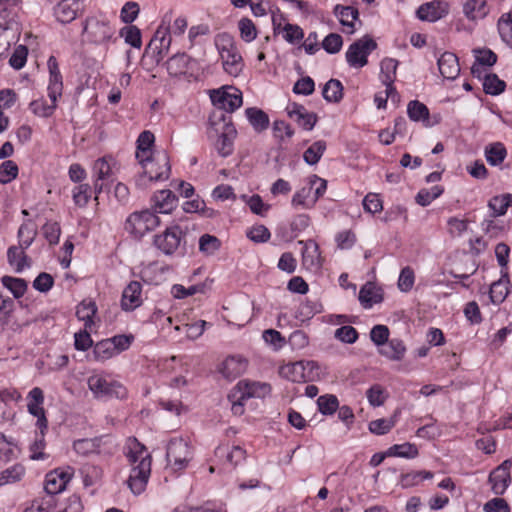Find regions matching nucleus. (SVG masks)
Segmentation results:
<instances>
[{
	"label": "nucleus",
	"instance_id": "obj_1",
	"mask_svg": "<svg viewBox=\"0 0 512 512\" xmlns=\"http://www.w3.org/2000/svg\"><path fill=\"white\" fill-rule=\"evenodd\" d=\"M131 470L127 479V485L134 495H140L146 489L151 474V455L146 447L136 438H128L125 445Z\"/></svg>",
	"mask_w": 512,
	"mask_h": 512
},
{
	"label": "nucleus",
	"instance_id": "obj_2",
	"mask_svg": "<svg viewBox=\"0 0 512 512\" xmlns=\"http://www.w3.org/2000/svg\"><path fill=\"white\" fill-rule=\"evenodd\" d=\"M210 100L214 106L208 120L211 128L222 124L220 128H233L232 113L242 103V92L234 86H222L209 91Z\"/></svg>",
	"mask_w": 512,
	"mask_h": 512
},
{
	"label": "nucleus",
	"instance_id": "obj_3",
	"mask_svg": "<svg viewBox=\"0 0 512 512\" xmlns=\"http://www.w3.org/2000/svg\"><path fill=\"white\" fill-rule=\"evenodd\" d=\"M87 384L93 396L99 400L113 398L122 400L128 395L124 385L101 374L91 375L87 380Z\"/></svg>",
	"mask_w": 512,
	"mask_h": 512
},
{
	"label": "nucleus",
	"instance_id": "obj_4",
	"mask_svg": "<svg viewBox=\"0 0 512 512\" xmlns=\"http://www.w3.org/2000/svg\"><path fill=\"white\" fill-rule=\"evenodd\" d=\"M161 223L160 218L149 209L131 213L125 223V231L135 239H141L156 229Z\"/></svg>",
	"mask_w": 512,
	"mask_h": 512
},
{
	"label": "nucleus",
	"instance_id": "obj_5",
	"mask_svg": "<svg viewBox=\"0 0 512 512\" xmlns=\"http://www.w3.org/2000/svg\"><path fill=\"white\" fill-rule=\"evenodd\" d=\"M216 46L225 72L231 76L237 77L242 72L244 63L232 38L228 34L219 35L216 40Z\"/></svg>",
	"mask_w": 512,
	"mask_h": 512
},
{
	"label": "nucleus",
	"instance_id": "obj_6",
	"mask_svg": "<svg viewBox=\"0 0 512 512\" xmlns=\"http://www.w3.org/2000/svg\"><path fill=\"white\" fill-rule=\"evenodd\" d=\"M271 386L261 382L240 381L229 396L234 414H242L244 402L250 398H263L270 394Z\"/></svg>",
	"mask_w": 512,
	"mask_h": 512
},
{
	"label": "nucleus",
	"instance_id": "obj_7",
	"mask_svg": "<svg viewBox=\"0 0 512 512\" xmlns=\"http://www.w3.org/2000/svg\"><path fill=\"white\" fill-rule=\"evenodd\" d=\"M154 246L167 256L185 251V233L179 225L167 227L162 233L153 238Z\"/></svg>",
	"mask_w": 512,
	"mask_h": 512
},
{
	"label": "nucleus",
	"instance_id": "obj_8",
	"mask_svg": "<svg viewBox=\"0 0 512 512\" xmlns=\"http://www.w3.org/2000/svg\"><path fill=\"white\" fill-rule=\"evenodd\" d=\"M166 459L172 470H185L193 459V449L189 441L182 437L172 438L167 444Z\"/></svg>",
	"mask_w": 512,
	"mask_h": 512
},
{
	"label": "nucleus",
	"instance_id": "obj_9",
	"mask_svg": "<svg viewBox=\"0 0 512 512\" xmlns=\"http://www.w3.org/2000/svg\"><path fill=\"white\" fill-rule=\"evenodd\" d=\"M165 16L162 20V24L155 31L150 42L144 50V58L150 59L154 65H159L165 56L168 54L171 46V35L169 27H164L163 24L166 22Z\"/></svg>",
	"mask_w": 512,
	"mask_h": 512
},
{
	"label": "nucleus",
	"instance_id": "obj_10",
	"mask_svg": "<svg viewBox=\"0 0 512 512\" xmlns=\"http://www.w3.org/2000/svg\"><path fill=\"white\" fill-rule=\"evenodd\" d=\"M377 48L376 41L369 35L354 41L347 49L345 57L350 67L362 68L368 63V56Z\"/></svg>",
	"mask_w": 512,
	"mask_h": 512
},
{
	"label": "nucleus",
	"instance_id": "obj_11",
	"mask_svg": "<svg viewBox=\"0 0 512 512\" xmlns=\"http://www.w3.org/2000/svg\"><path fill=\"white\" fill-rule=\"evenodd\" d=\"M119 170L118 162L112 155H105L94 161L92 175L95 178L94 192L100 194L105 182H113Z\"/></svg>",
	"mask_w": 512,
	"mask_h": 512
},
{
	"label": "nucleus",
	"instance_id": "obj_12",
	"mask_svg": "<svg viewBox=\"0 0 512 512\" xmlns=\"http://www.w3.org/2000/svg\"><path fill=\"white\" fill-rule=\"evenodd\" d=\"M83 32L91 43L100 45L113 39L115 29L108 21L91 17L85 21Z\"/></svg>",
	"mask_w": 512,
	"mask_h": 512
},
{
	"label": "nucleus",
	"instance_id": "obj_13",
	"mask_svg": "<svg viewBox=\"0 0 512 512\" xmlns=\"http://www.w3.org/2000/svg\"><path fill=\"white\" fill-rule=\"evenodd\" d=\"M154 144L155 136L150 130H143L142 133L138 136L136 159L142 168L146 169V171L149 173L154 172V164L151 163V157L156 154V152H154Z\"/></svg>",
	"mask_w": 512,
	"mask_h": 512
},
{
	"label": "nucleus",
	"instance_id": "obj_14",
	"mask_svg": "<svg viewBox=\"0 0 512 512\" xmlns=\"http://www.w3.org/2000/svg\"><path fill=\"white\" fill-rule=\"evenodd\" d=\"M151 163H153V173H149L146 169H143V174L139 177V182H145V180L152 181H164L167 180L170 176L171 167L169 156L165 151L156 152V154L151 157Z\"/></svg>",
	"mask_w": 512,
	"mask_h": 512
},
{
	"label": "nucleus",
	"instance_id": "obj_15",
	"mask_svg": "<svg viewBox=\"0 0 512 512\" xmlns=\"http://www.w3.org/2000/svg\"><path fill=\"white\" fill-rule=\"evenodd\" d=\"M197 62L193 58H191L185 52L176 53L171 56L166 62V69L168 74L171 77H181V76H192L193 75V66L196 65Z\"/></svg>",
	"mask_w": 512,
	"mask_h": 512
},
{
	"label": "nucleus",
	"instance_id": "obj_16",
	"mask_svg": "<svg viewBox=\"0 0 512 512\" xmlns=\"http://www.w3.org/2000/svg\"><path fill=\"white\" fill-rule=\"evenodd\" d=\"M302 245V265L310 272H318L322 267V257L317 242L313 239L300 240Z\"/></svg>",
	"mask_w": 512,
	"mask_h": 512
},
{
	"label": "nucleus",
	"instance_id": "obj_17",
	"mask_svg": "<svg viewBox=\"0 0 512 512\" xmlns=\"http://www.w3.org/2000/svg\"><path fill=\"white\" fill-rule=\"evenodd\" d=\"M73 477V468L55 469L46 474L44 490L49 495L62 492Z\"/></svg>",
	"mask_w": 512,
	"mask_h": 512
},
{
	"label": "nucleus",
	"instance_id": "obj_18",
	"mask_svg": "<svg viewBox=\"0 0 512 512\" xmlns=\"http://www.w3.org/2000/svg\"><path fill=\"white\" fill-rule=\"evenodd\" d=\"M512 467L511 460H504L489 475V482L492 491L496 495L505 493L511 483L510 469Z\"/></svg>",
	"mask_w": 512,
	"mask_h": 512
},
{
	"label": "nucleus",
	"instance_id": "obj_19",
	"mask_svg": "<svg viewBox=\"0 0 512 512\" xmlns=\"http://www.w3.org/2000/svg\"><path fill=\"white\" fill-rule=\"evenodd\" d=\"M47 66L49 70L48 97L51 102H57L63 91V77L55 56L51 55L48 58Z\"/></svg>",
	"mask_w": 512,
	"mask_h": 512
},
{
	"label": "nucleus",
	"instance_id": "obj_20",
	"mask_svg": "<svg viewBox=\"0 0 512 512\" xmlns=\"http://www.w3.org/2000/svg\"><path fill=\"white\" fill-rule=\"evenodd\" d=\"M142 304V285L138 281H131L123 290L121 308L123 311H134Z\"/></svg>",
	"mask_w": 512,
	"mask_h": 512
},
{
	"label": "nucleus",
	"instance_id": "obj_21",
	"mask_svg": "<svg viewBox=\"0 0 512 512\" xmlns=\"http://www.w3.org/2000/svg\"><path fill=\"white\" fill-rule=\"evenodd\" d=\"M177 196L168 189H163L155 192L151 197V204L154 213L169 214L177 206Z\"/></svg>",
	"mask_w": 512,
	"mask_h": 512
},
{
	"label": "nucleus",
	"instance_id": "obj_22",
	"mask_svg": "<svg viewBox=\"0 0 512 512\" xmlns=\"http://www.w3.org/2000/svg\"><path fill=\"white\" fill-rule=\"evenodd\" d=\"M247 360L240 356H229L220 365L219 372L229 380H234L247 369Z\"/></svg>",
	"mask_w": 512,
	"mask_h": 512
},
{
	"label": "nucleus",
	"instance_id": "obj_23",
	"mask_svg": "<svg viewBox=\"0 0 512 512\" xmlns=\"http://www.w3.org/2000/svg\"><path fill=\"white\" fill-rule=\"evenodd\" d=\"M439 72L444 79L454 80L460 73L458 57L452 52H444L438 59Z\"/></svg>",
	"mask_w": 512,
	"mask_h": 512
},
{
	"label": "nucleus",
	"instance_id": "obj_24",
	"mask_svg": "<svg viewBox=\"0 0 512 512\" xmlns=\"http://www.w3.org/2000/svg\"><path fill=\"white\" fill-rule=\"evenodd\" d=\"M287 114L302 128H314L317 122L315 113L308 112L303 105L297 103H292L287 107Z\"/></svg>",
	"mask_w": 512,
	"mask_h": 512
},
{
	"label": "nucleus",
	"instance_id": "obj_25",
	"mask_svg": "<svg viewBox=\"0 0 512 512\" xmlns=\"http://www.w3.org/2000/svg\"><path fill=\"white\" fill-rule=\"evenodd\" d=\"M447 14L441 1L427 2L420 5L416 11L417 17L422 21L435 22Z\"/></svg>",
	"mask_w": 512,
	"mask_h": 512
},
{
	"label": "nucleus",
	"instance_id": "obj_26",
	"mask_svg": "<svg viewBox=\"0 0 512 512\" xmlns=\"http://www.w3.org/2000/svg\"><path fill=\"white\" fill-rule=\"evenodd\" d=\"M358 298L364 309H370L383 301V293L374 283L367 282L361 287Z\"/></svg>",
	"mask_w": 512,
	"mask_h": 512
},
{
	"label": "nucleus",
	"instance_id": "obj_27",
	"mask_svg": "<svg viewBox=\"0 0 512 512\" xmlns=\"http://www.w3.org/2000/svg\"><path fill=\"white\" fill-rule=\"evenodd\" d=\"M333 13L336 17L339 18V22L341 25L349 27L350 33H354L355 31V23L354 21H358L359 25H362V21L359 20V11L357 8L353 6H344L341 4H337Z\"/></svg>",
	"mask_w": 512,
	"mask_h": 512
},
{
	"label": "nucleus",
	"instance_id": "obj_28",
	"mask_svg": "<svg viewBox=\"0 0 512 512\" xmlns=\"http://www.w3.org/2000/svg\"><path fill=\"white\" fill-rule=\"evenodd\" d=\"M78 3L75 0H61L53 9L57 21L71 23L77 17Z\"/></svg>",
	"mask_w": 512,
	"mask_h": 512
},
{
	"label": "nucleus",
	"instance_id": "obj_29",
	"mask_svg": "<svg viewBox=\"0 0 512 512\" xmlns=\"http://www.w3.org/2000/svg\"><path fill=\"white\" fill-rule=\"evenodd\" d=\"M406 346L399 338L390 339L383 347L378 349L381 356L391 361H401L406 354Z\"/></svg>",
	"mask_w": 512,
	"mask_h": 512
},
{
	"label": "nucleus",
	"instance_id": "obj_30",
	"mask_svg": "<svg viewBox=\"0 0 512 512\" xmlns=\"http://www.w3.org/2000/svg\"><path fill=\"white\" fill-rule=\"evenodd\" d=\"M97 313L96 303L91 299H84L76 308V316L78 320L84 322V327L87 330H92L95 322L94 317Z\"/></svg>",
	"mask_w": 512,
	"mask_h": 512
},
{
	"label": "nucleus",
	"instance_id": "obj_31",
	"mask_svg": "<svg viewBox=\"0 0 512 512\" xmlns=\"http://www.w3.org/2000/svg\"><path fill=\"white\" fill-rule=\"evenodd\" d=\"M509 285V274L507 273L506 277H503V273H501L500 279L490 286L489 296L493 304L499 305L504 302L510 292Z\"/></svg>",
	"mask_w": 512,
	"mask_h": 512
},
{
	"label": "nucleus",
	"instance_id": "obj_32",
	"mask_svg": "<svg viewBox=\"0 0 512 512\" xmlns=\"http://www.w3.org/2000/svg\"><path fill=\"white\" fill-rule=\"evenodd\" d=\"M236 136L237 130H226L217 136L214 147L220 156L228 157L233 153Z\"/></svg>",
	"mask_w": 512,
	"mask_h": 512
},
{
	"label": "nucleus",
	"instance_id": "obj_33",
	"mask_svg": "<svg viewBox=\"0 0 512 512\" xmlns=\"http://www.w3.org/2000/svg\"><path fill=\"white\" fill-rule=\"evenodd\" d=\"M487 206L491 211L490 216L492 218L503 216L507 213L508 208L512 206V194L495 195L488 201Z\"/></svg>",
	"mask_w": 512,
	"mask_h": 512
},
{
	"label": "nucleus",
	"instance_id": "obj_34",
	"mask_svg": "<svg viewBox=\"0 0 512 512\" xmlns=\"http://www.w3.org/2000/svg\"><path fill=\"white\" fill-rule=\"evenodd\" d=\"M279 373L281 377L295 383L307 381L305 375V366L303 362L288 363L280 367Z\"/></svg>",
	"mask_w": 512,
	"mask_h": 512
},
{
	"label": "nucleus",
	"instance_id": "obj_35",
	"mask_svg": "<svg viewBox=\"0 0 512 512\" xmlns=\"http://www.w3.org/2000/svg\"><path fill=\"white\" fill-rule=\"evenodd\" d=\"M463 13L470 20L483 19L489 13L486 0H467L463 5Z\"/></svg>",
	"mask_w": 512,
	"mask_h": 512
},
{
	"label": "nucleus",
	"instance_id": "obj_36",
	"mask_svg": "<svg viewBox=\"0 0 512 512\" xmlns=\"http://www.w3.org/2000/svg\"><path fill=\"white\" fill-rule=\"evenodd\" d=\"M25 250L20 246H11L7 250L8 263L14 267L17 273H21L25 268L29 267L28 256Z\"/></svg>",
	"mask_w": 512,
	"mask_h": 512
},
{
	"label": "nucleus",
	"instance_id": "obj_37",
	"mask_svg": "<svg viewBox=\"0 0 512 512\" xmlns=\"http://www.w3.org/2000/svg\"><path fill=\"white\" fill-rule=\"evenodd\" d=\"M385 455L388 457H399L405 459H414L419 455L418 448L415 444L405 442L402 444L392 445L387 449Z\"/></svg>",
	"mask_w": 512,
	"mask_h": 512
},
{
	"label": "nucleus",
	"instance_id": "obj_38",
	"mask_svg": "<svg viewBox=\"0 0 512 512\" xmlns=\"http://www.w3.org/2000/svg\"><path fill=\"white\" fill-rule=\"evenodd\" d=\"M507 156L505 146L500 142H495L485 147V158L491 166H499Z\"/></svg>",
	"mask_w": 512,
	"mask_h": 512
},
{
	"label": "nucleus",
	"instance_id": "obj_39",
	"mask_svg": "<svg viewBox=\"0 0 512 512\" xmlns=\"http://www.w3.org/2000/svg\"><path fill=\"white\" fill-rule=\"evenodd\" d=\"M245 116L252 128H269V116L262 109L258 107H248L245 109Z\"/></svg>",
	"mask_w": 512,
	"mask_h": 512
},
{
	"label": "nucleus",
	"instance_id": "obj_40",
	"mask_svg": "<svg viewBox=\"0 0 512 512\" xmlns=\"http://www.w3.org/2000/svg\"><path fill=\"white\" fill-rule=\"evenodd\" d=\"M322 96L327 102H340L343 98L342 83L338 79H330L323 87Z\"/></svg>",
	"mask_w": 512,
	"mask_h": 512
},
{
	"label": "nucleus",
	"instance_id": "obj_41",
	"mask_svg": "<svg viewBox=\"0 0 512 512\" xmlns=\"http://www.w3.org/2000/svg\"><path fill=\"white\" fill-rule=\"evenodd\" d=\"M37 236V229L32 222H24L18 229V246L28 249Z\"/></svg>",
	"mask_w": 512,
	"mask_h": 512
},
{
	"label": "nucleus",
	"instance_id": "obj_42",
	"mask_svg": "<svg viewBox=\"0 0 512 512\" xmlns=\"http://www.w3.org/2000/svg\"><path fill=\"white\" fill-rule=\"evenodd\" d=\"M327 144L324 140L312 143L303 153V159L308 165H316L323 156Z\"/></svg>",
	"mask_w": 512,
	"mask_h": 512
},
{
	"label": "nucleus",
	"instance_id": "obj_43",
	"mask_svg": "<svg viewBox=\"0 0 512 512\" xmlns=\"http://www.w3.org/2000/svg\"><path fill=\"white\" fill-rule=\"evenodd\" d=\"M44 393L39 387L32 388L27 394V410L31 415L44 411Z\"/></svg>",
	"mask_w": 512,
	"mask_h": 512
},
{
	"label": "nucleus",
	"instance_id": "obj_44",
	"mask_svg": "<svg viewBox=\"0 0 512 512\" xmlns=\"http://www.w3.org/2000/svg\"><path fill=\"white\" fill-rule=\"evenodd\" d=\"M311 187L307 183L306 186L302 187L300 190L296 191L295 194L292 197L291 204L293 207H302L304 209H310L315 204L316 201L313 198H311Z\"/></svg>",
	"mask_w": 512,
	"mask_h": 512
},
{
	"label": "nucleus",
	"instance_id": "obj_45",
	"mask_svg": "<svg viewBox=\"0 0 512 512\" xmlns=\"http://www.w3.org/2000/svg\"><path fill=\"white\" fill-rule=\"evenodd\" d=\"M25 475V467L16 463L0 472V486L20 481Z\"/></svg>",
	"mask_w": 512,
	"mask_h": 512
},
{
	"label": "nucleus",
	"instance_id": "obj_46",
	"mask_svg": "<svg viewBox=\"0 0 512 512\" xmlns=\"http://www.w3.org/2000/svg\"><path fill=\"white\" fill-rule=\"evenodd\" d=\"M120 37L124 38L126 44L133 48L140 49L142 46L141 30L135 25H126L119 31Z\"/></svg>",
	"mask_w": 512,
	"mask_h": 512
},
{
	"label": "nucleus",
	"instance_id": "obj_47",
	"mask_svg": "<svg viewBox=\"0 0 512 512\" xmlns=\"http://www.w3.org/2000/svg\"><path fill=\"white\" fill-rule=\"evenodd\" d=\"M506 88L505 81L501 80L496 74H486L483 78V90L486 94L496 96L504 92Z\"/></svg>",
	"mask_w": 512,
	"mask_h": 512
},
{
	"label": "nucleus",
	"instance_id": "obj_48",
	"mask_svg": "<svg viewBox=\"0 0 512 512\" xmlns=\"http://www.w3.org/2000/svg\"><path fill=\"white\" fill-rule=\"evenodd\" d=\"M407 115L411 121L424 124L425 120L428 119L429 109L424 103L418 100H411L407 105Z\"/></svg>",
	"mask_w": 512,
	"mask_h": 512
},
{
	"label": "nucleus",
	"instance_id": "obj_49",
	"mask_svg": "<svg viewBox=\"0 0 512 512\" xmlns=\"http://www.w3.org/2000/svg\"><path fill=\"white\" fill-rule=\"evenodd\" d=\"M443 192L444 188L440 185H435L430 189L423 188L416 194L415 201L418 205L426 207L440 197Z\"/></svg>",
	"mask_w": 512,
	"mask_h": 512
},
{
	"label": "nucleus",
	"instance_id": "obj_50",
	"mask_svg": "<svg viewBox=\"0 0 512 512\" xmlns=\"http://www.w3.org/2000/svg\"><path fill=\"white\" fill-rule=\"evenodd\" d=\"M1 282L2 285L8 289L16 299L21 298L27 290V283L22 278L3 276L1 278Z\"/></svg>",
	"mask_w": 512,
	"mask_h": 512
},
{
	"label": "nucleus",
	"instance_id": "obj_51",
	"mask_svg": "<svg viewBox=\"0 0 512 512\" xmlns=\"http://www.w3.org/2000/svg\"><path fill=\"white\" fill-rule=\"evenodd\" d=\"M93 356L96 361L103 362L116 356L110 338L97 342L93 348Z\"/></svg>",
	"mask_w": 512,
	"mask_h": 512
},
{
	"label": "nucleus",
	"instance_id": "obj_52",
	"mask_svg": "<svg viewBox=\"0 0 512 512\" xmlns=\"http://www.w3.org/2000/svg\"><path fill=\"white\" fill-rule=\"evenodd\" d=\"M17 458V445L0 432V461L7 463Z\"/></svg>",
	"mask_w": 512,
	"mask_h": 512
},
{
	"label": "nucleus",
	"instance_id": "obj_53",
	"mask_svg": "<svg viewBox=\"0 0 512 512\" xmlns=\"http://www.w3.org/2000/svg\"><path fill=\"white\" fill-rule=\"evenodd\" d=\"M399 65L398 60L386 57L380 63V79L388 83H394L396 80V71Z\"/></svg>",
	"mask_w": 512,
	"mask_h": 512
},
{
	"label": "nucleus",
	"instance_id": "obj_54",
	"mask_svg": "<svg viewBox=\"0 0 512 512\" xmlns=\"http://www.w3.org/2000/svg\"><path fill=\"white\" fill-rule=\"evenodd\" d=\"M317 407L322 415H333L339 408V400L333 394H325L317 399Z\"/></svg>",
	"mask_w": 512,
	"mask_h": 512
},
{
	"label": "nucleus",
	"instance_id": "obj_55",
	"mask_svg": "<svg viewBox=\"0 0 512 512\" xmlns=\"http://www.w3.org/2000/svg\"><path fill=\"white\" fill-rule=\"evenodd\" d=\"M497 28L501 39L508 45H512V15L504 13L498 19Z\"/></svg>",
	"mask_w": 512,
	"mask_h": 512
},
{
	"label": "nucleus",
	"instance_id": "obj_56",
	"mask_svg": "<svg viewBox=\"0 0 512 512\" xmlns=\"http://www.w3.org/2000/svg\"><path fill=\"white\" fill-rule=\"evenodd\" d=\"M226 454L227 461L233 466L241 463L246 457V451L240 446H233L230 450L225 447H218L216 449V455H224Z\"/></svg>",
	"mask_w": 512,
	"mask_h": 512
},
{
	"label": "nucleus",
	"instance_id": "obj_57",
	"mask_svg": "<svg viewBox=\"0 0 512 512\" xmlns=\"http://www.w3.org/2000/svg\"><path fill=\"white\" fill-rule=\"evenodd\" d=\"M221 248V241L214 235L203 234L199 238V250L205 255H213Z\"/></svg>",
	"mask_w": 512,
	"mask_h": 512
},
{
	"label": "nucleus",
	"instance_id": "obj_58",
	"mask_svg": "<svg viewBox=\"0 0 512 512\" xmlns=\"http://www.w3.org/2000/svg\"><path fill=\"white\" fill-rule=\"evenodd\" d=\"M30 110L36 116L49 117L53 114L56 108V102L48 104L44 98L33 100L29 105Z\"/></svg>",
	"mask_w": 512,
	"mask_h": 512
},
{
	"label": "nucleus",
	"instance_id": "obj_59",
	"mask_svg": "<svg viewBox=\"0 0 512 512\" xmlns=\"http://www.w3.org/2000/svg\"><path fill=\"white\" fill-rule=\"evenodd\" d=\"M18 166L12 160H5L0 164V183L8 184L18 176Z\"/></svg>",
	"mask_w": 512,
	"mask_h": 512
},
{
	"label": "nucleus",
	"instance_id": "obj_60",
	"mask_svg": "<svg viewBox=\"0 0 512 512\" xmlns=\"http://www.w3.org/2000/svg\"><path fill=\"white\" fill-rule=\"evenodd\" d=\"M246 236L254 243H265L270 239L271 233L266 226L257 224L246 230Z\"/></svg>",
	"mask_w": 512,
	"mask_h": 512
},
{
	"label": "nucleus",
	"instance_id": "obj_61",
	"mask_svg": "<svg viewBox=\"0 0 512 512\" xmlns=\"http://www.w3.org/2000/svg\"><path fill=\"white\" fill-rule=\"evenodd\" d=\"M389 336V328L383 324H377L370 330V339L378 349L383 347L390 340Z\"/></svg>",
	"mask_w": 512,
	"mask_h": 512
},
{
	"label": "nucleus",
	"instance_id": "obj_62",
	"mask_svg": "<svg viewBox=\"0 0 512 512\" xmlns=\"http://www.w3.org/2000/svg\"><path fill=\"white\" fill-rule=\"evenodd\" d=\"M72 198L76 206L85 207L91 198L89 184H79L72 189Z\"/></svg>",
	"mask_w": 512,
	"mask_h": 512
},
{
	"label": "nucleus",
	"instance_id": "obj_63",
	"mask_svg": "<svg viewBox=\"0 0 512 512\" xmlns=\"http://www.w3.org/2000/svg\"><path fill=\"white\" fill-rule=\"evenodd\" d=\"M475 62L485 67H492L497 62V54L489 48H476L473 50Z\"/></svg>",
	"mask_w": 512,
	"mask_h": 512
},
{
	"label": "nucleus",
	"instance_id": "obj_64",
	"mask_svg": "<svg viewBox=\"0 0 512 512\" xmlns=\"http://www.w3.org/2000/svg\"><path fill=\"white\" fill-rule=\"evenodd\" d=\"M50 503L43 498H36L21 505L18 512H49Z\"/></svg>",
	"mask_w": 512,
	"mask_h": 512
}]
</instances>
